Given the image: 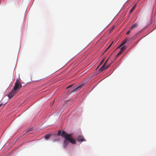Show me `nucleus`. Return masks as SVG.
<instances>
[{"instance_id": "nucleus-1", "label": "nucleus", "mask_w": 156, "mask_h": 156, "mask_svg": "<svg viewBox=\"0 0 156 156\" xmlns=\"http://www.w3.org/2000/svg\"><path fill=\"white\" fill-rule=\"evenodd\" d=\"M61 135L65 139L63 145L64 148L66 147L69 145V142H70L73 144H76L75 140L72 138L71 135L67 134L65 131H63L62 132Z\"/></svg>"}, {"instance_id": "nucleus-2", "label": "nucleus", "mask_w": 156, "mask_h": 156, "mask_svg": "<svg viewBox=\"0 0 156 156\" xmlns=\"http://www.w3.org/2000/svg\"><path fill=\"white\" fill-rule=\"evenodd\" d=\"M108 59V58L106 60V61H105V62L103 66H102V67L101 68L99 69V72L101 73V72H102V71H103V70L108 69L109 67L111 64L112 63V62L110 64H109L108 65L105 66V65L106 64V63L107 62Z\"/></svg>"}, {"instance_id": "nucleus-3", "label": "nucleus", "mask_w": 156, "mask_h": 156, "mask_svg": "<svg viewBox=\"0 0 156 156\" xmlns=\"http://www.w3.org/2000/svg\"><path fill=\"white\" fill-rule=\"evenodd\" d=\"M20 82L18 79H17L15 82V86L12 89L14 90L18 91L17 89L19 88V86H20Z\"/></svg>"}, {"instance_id": "nucleus-4", "label": "nucleus", "mask_w": 156, "mask_h": 156, "mask_svg": "<svg viewBox=\"0 0 156 156\" xmlns=\"http://www.w3.org/2000/svg\"><path fill=\"white\" fill-rule=\"evenodd\" d=\"M18 91H16L12 89L11 92L8 94V96L9 98L10 99L12 98L15 95Z\"/></svg>"}, {"instance_id": "nucleus-5", "label": "nucleus", "mask_w": 156, "mask_h": 156, "mask_svg": "<svg viewBox=\"0 0 156 156\" xmlns=\"http://www.w3.org/2000/svg\"><path fill=\"white\" fill-rule=\"evenodd\" d=\"M83 85H81L79 86H76L75 87L73 88L72 89H71V91L70 92H74L76 91V90H78L80 89L82 87Z\"/></svg>"}, {"instance_id": "nucleus-6", "label": "nucleus", "mask_w": 156, "mask_h": 156, "mask_svg": "<svg viewBox=\"0 0 156 156\" xmlns=\"http://www.w3.org/2000/svg\"><path fill=\"white\" fill-rule=\"evenodd\" d=\"M131 40V38H126L124 40V41L122 42L121 44L119 46V47L122 46L125 43H126L127 41H129Z\"/></svg>"}, {"instance_id": "nucleus-7", "label": "nucleus", "mask_w": 156, "mask_h": 156, "mask_svg": "<svg viewBox=\"0 0 156 156\" xmlns=\"http://www.w3.org/2000/svg\"><path fill=\"white\" fill-rule=\"evenodd\" d=\"M131 40V38H126L124 40V41L122 42L121 44L119 46V47L122 46L125 43H126L127 41H129Z\"/></svg>"}, {"instance_id": "nucleus-8", "label": "nucleus", "mask_w": 156, "mask_h": 156, "mask_svg": "<svg viewBox=\"0 0 156 156\" xmlns=\"http://www.w3.org/2000/svg\"><path fill=\"white\" fill-rule=\"evenodd\" d=\"M77 140L78 141L80 142H82L85 140L83 137L81 136H79L78 137Z\"/></svg>"}, {"instance_id": "nucleus-9", "label": "nucleus", "mask_w": 156, "mask_h": 156, "mask_svg": "<svg viewBox=\"0 0 156 156\" xmlns=\"http://www.w3.org/2000/svg\"><path fill=\"white\" fill-rule=\"evenodd\" d=\"M137 26V24L136 23H134L133 25L130 28V30H132L135 28Z\"/></svg>"}, {"instance_id": "nucleus-10", "label": "nucleus", "mask_w": 156, "mask_h": 156, "mask_svg": "<svg viewBox=\"0 0 156 156\" xmlns=\"http://www.w3.org/2000/svg\"><path fill=\"white\" fill-rule=\"evenodd\" d=\"M136 7V5H134L133 6V7L130 10V11L129 12V14H131L134 10Z\"/></svg>"}, {"instance_id": "nucleus-11", "label": "nucleus", "mask_w": 156, "mask_h": 156, "mask_svg": "<svg viewBox=\"0 0 156 156\" xmlns=\"http://www.w3.org/2000/svg\"><path fill=\"white\" fill-rule=\"evenodd\" d=\"M126 46H123L121 48L120 51H121V52H122L123 51L126 50Z\"/></svg>"}, {"instance_id": "nucleus-12", "label": "nucleus", "mask_w": 156, "mask_h": 156, "mask_svg": "<svg viewBox=\"0 0 156 156\" xmlns=\"http://www.w3.org/2000/svg\"><path fill=\"white\" fill-rule=\"evenodd\" d=\"M50 135L47 134L46 135L44 136V138L46 139H48L50 138Z\"/></svg>"}, {"instance_id": "nucleus-13", "label": "nucleus", "mask_w": 156, "mask_h": 156, "mask_svg": "<svg viewBox=\"0 0 156 156\" xmlns=\"http://www.w3.org/2000/svg\"><path fill=\"white\" fill-rule=\"evenodd\" d=\"M132 30H130V28L129 29V30L127 31V32L126 33L127 34H129V33H130L131 31Z\"/></svg>"}, {"instance_id": "nucleus-14", "label": "nucleus", "mask_w": 156, "mask_h": 156, "mask_svg": "<svg viewBox=\"0 0 156 156\" xmlns=\"http://www.w3.org/2000/svg\"><path fill=\"white\" fill-rule=\"evenodd\" d=\"M113 42H112L111 44H110L109 45V46L107 48V49L105 51V52H105L112 45V43H113Z\"/></svg>"}, {"instance_id": "nucleus-15", "label": "nucleus", "mask_w": 156, "mask_h": 156, "mask_svg": "<svg viewBox=\"0 0 156 156\" xmlns=\"http://www.w3.org/2000/svg\"><path fill=\"white\" fill-rule=\"evenodd\" d=\"M113 42H112L111 44H110L109 45V46L107 48V49L105 51V52H105L112 45V43H113Z\"/></svg>"}, {"instance_id": "nucleus-16", "label": "nucleus", "mask_w": 156, "mask_h": 156, "mask_svg": "<svg viewBox=\"0 0 156 156\" xmlns=\"http://www.w3.org/2000/svg\"><path fill=\"white\" fill-rule=\"evenodd\" d=\"M115 28V26H112V28H111V29H110V30H109V31L110 32H111L113 30V29L114 28Z\"/></svg>"}, {"instance_id": "nucleus-17", "label": "nucleus", "mask_w": 156, "mask_h": 156, "mask_svg": "<svg viewBox=\"0 0 156 156\" xmlns=\"http://www.w3.org/2000/svg\"><path fill=\"white\" fill-rule=\"evenodd\" d=\"M61 133V130H59L58 131V135L59 136L60 135Z\"/></svg>"}, {"instance_id": "nucleus-18", "label": "nucleus", "mask_w": 156, "mask_h": 156, "mask_svg": "<svg viewBox=\"0 0 156 156\" xmlns=\"http://www.w3.org/2000/svg\"><path fill=\"white\" fill-rule=\"evenodd\" d=\"M104 60V59H103V60H102L101 61L99 65H101L102 64V63L103 62Z\"/></svg>"}, {"instance_id": "nucleus-19", "label": "nucleus", "mask_w": 156, "mask_h": 156, "mask_svg": "<svg viewBox=\"0 0 156 156\" xmlns=\"http://www.w3.org/2000/svg\"><path fill=\"white\" fill-rule=\"evenodd\" d=\"M122 52H121V51H120L119 52V53L117 54V55H116L117 56H118Z\"/></svg>"}, {"instance_id": "nucleus-20", "label": "nucleus", "mask_w": 156, "mask_h": 156, "mask_svg": "<svg viewBox=\"0 0 156 156\" xmlns=\"http://www.w3.org/2000/svg\"><path fill=\"white\" fill-rule=\"evenodd\" d=\"M73 85H70V86H68V87H66V89H68V88H69L71 87H72Z\"/></svg>"}, {"instance_id": "nucleus-21", "label": "nucleus", "mask_w": 156, "mask_h": 156, "mask_svg": "<svg viewBox=\"0 0 156 156\" xmlns=\"http://www.w3.org/2000/svg\"><path fill=\"white\" fill-rule=\"evenodd\" d=\"M22 87V84L20 83V86H19L18 89H20Z\"/></svg>"}, {"instance_id": "nucleus-22", "label": "nucleus", "mask_w": 156, "mask_h": 156, "mask_svg": "<svg viewBox=\"0 0 156 156\" xmlns=\"http://www.w3.org/2000/svg\"><path fill=\"white\" fill-rule=\"evenodd\" d=\"M117 57H118V56H117V55L115 57V58H114V59L115 60H116L117 58Z\"/></svg>"}, {"instance_id": "nucleus-23", "label": "nucleus", "mask_w": 156, "mask_h": 156, "mask_svg": "<svg viewBox=\"0 0 156 156\" xmlns=\"http://www.w3.org/2000/svg\"><path fill=\"white\" fill-rule=\"evenodd\" d=\"M2 103H1L0 104V107L2 105Z\"/></svg>"}]
</instances>
